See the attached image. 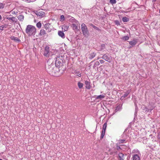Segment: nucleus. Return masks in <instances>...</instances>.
Listing matches in <instances>:
<instances>
[{
  "mask_svg": "<svg viewBox=\"0 0 160 160\" xmlns=\"http://www.w3.org/2000/svg\"><path fill=\"white\" fill-rule=\"evenodd\" d=\"M25 32L28 36H33L34 35L36 32V29L34 26L29 25L27 26Z\"/></svg>",
  "mask_w": 160,
  "mask_h": 160,
  "instance_id": "nucleus-1",
  "label": "nucleus"
},
{
  "mask_svg": "<svg viewBox=\"0 0 160 160\" xmlns=\"http://www.w3.org/2000/svg\"><path fill=\"white\" fill-rule=\"evenodd\" d=\"M57 52V51L54 49H51L50 50L49 47L46 46L44 52V55L46 57H49L55 54Z\"/></svg>",
  "mask_w": 160,
  "mask_h": 160,
  "instance_id": "nucleus-2",
  "label": "nucleus"
},
{
  "mask_svg": "<svg viewBox=\"0 0 160 160\" xmlns=\"http://www.w3.org/2000/svg\"><path fill=\"white\" fill-rule=\"evenodd\" d=\"M63 60V58L62 56H59L56 58L55 63L56 66L59 68L62 65Z\"/></svg>",
  "mask_w": 160,
  "mask_h": 160,
  "instance_id": "nucleus-3",
  "label": "nucleus"
},
{
  "mask_svg": "<svg viewBox=\"0 0 160 160\" xmlns=\"http://www.w3.org/2000/svg\"><path fill=\"white\" fill-rule=\"evenodd\" d=\"M81 30L83 34L86 36L88 33V28L84 23H82L81 25Z\"/></svg>",
  "mask_w": 160,
  "mask_h": 160,
  "instance_id": "nucleus-4",
  "label": "nucleus"
},
{
  "mask_svg": "<svg viewBox=\"0 0 160 160\" xmlns=\"http://www.w3.org/2000/svg\"><path fill=\"white\" fill-rule=\"evenodd\" d=\"M102 58L109 62H110L112 59V57L108 53L103 55Z\"/></svg>",
  "mask_w": 160,
  "mask_h": 160,
  "instance_id": "nucleus-5",
  "label": "nucleus"
},
{
  "mask_svg": "<svg viewBox=\"0 0 160 160\" xmlns=\"http://www.w3.org/2000/svg\"><path fill=\"white\" fill-rule=\"evenodd\" d=\"M36 13L38 16L40 18L44 17L45 16V13L41 10H39L36 11Z\"/></svg>",
  "mask_w": 160,
  "mask_h": 160,
  "instance_id": "nucleus-6",
  "label": "nucleus"
},
{
  "mask_svg": "<svg viewBox=\"0 0 160 160\" xmlns=\"http://www.w3.org/2000/svg\"><path fill=\"white\" fill-rule=\"evenodd\" d=\"M85 88L88 89H90L91 87V84L90 80H86L85 81Z\"/></svg>",
  "mask_w": 160,
  "mask_h": 160,
  "instance_id": "nucleus-7",
  "label": "nucleus"
},
{
  "mask_svg": "<svg viewBox=\"0 0 160 160\" xmlns=\"http://www.w3.org/2000/svg\"><path fill=\"white\" fill-rule=\"evenodd\" d=\"M46 68L47 72L50 73L53 72V65L48 66L46 67Z\"/></svg>",
  "mask_w": 160,
  "mask_h": 160,
  "instance_id": "nucleus-8",
  "label": "nucleus"
},
{
  "mask_svg": "<svg viewBox=\"0 0 160 160\" xmlns=\"http://www.w3.org/2000/svg\"><path fill=\"white\" fill-rule=\"evenodd\" d=\"M141 154H133L132 157V160H140Z\"/></svg>",
  "mask_w": 160,
  "mask_h": 160,
  "instance_id": "nucleus-9",
  "label": "nucleus"
},
{
  "mask_svg": "<svg viewBox=\"0 0 160 160\" xmlns=\"http://www.w3.org/2000/svg\"><path fill=\"white\" fill-rule=\"evenodd\" d=\"M138 40L137 39H134L132 41L129 42V44L132 45L133 46L135 45L138 42Z\"/></svg>",
  "mask_w": 160,
  "mask_h": 160,
  "instance_id": "nucleus-10",
  "label": "nucleus"
},
{
  "mask_svg": "<svg viewBox=\"0 0 160 160\" xmlns=\"http://www.w3.org/2000/svg\"><path fill=\"white\" fill-rule=\"evenodd\" d=\"M69 27V25L68 24H65L62 26V28L64 31H66L68 30Z\"/></svg>",
  "mask_w": 160,
  "mask_h": 160,
  "instance_id": "nucleus-11",
  "label": "nucleus"
},
{
  "mask_svg": "<svg viewBox=\"0 0 160 160\" xmlns=\"http://www.w3.org/2000/svg\"><path fill=\"white\" fill-rule=\"evenodd\" d=\"M78 23H74L72 24V27L73 30H78Z\"/></svg>",
  "mask_w": 160,
  "mask_h": 160,
  "instance_id": "nucleus-12",
  "label": "nucleus"
},
{
  "mask_svg": "<svg viewBox=\"0 0 160 160\" xmlns=\"http://www.w3.org/2000/svg\"><path fill=\"white\" fill-rule=\"evenodd\" d=\"M132 154H141V153L137 149H133L132 152Z\"/></svg>",
  "mask_w": 160,
  "mask_h": 160,
  "instance_id": "nucleus-13",
  "label": "nucleus"
},
{
  "mask_svg": "<svg viewBox=\"0 0 160 160\" xmlns=\"http://www.w3.org/2000/svg\"><path fill=\"white\" fill-rule=\"evenodd\" d=\"M58 35L62 38H65V35L63 32L60 31H59L58 32Z\"/></svg>",
  "mask_w": 160,
  "mask_h": 160,
  "instance_id": "nucleus-14",
  "label": "nucleus"
},
{
  "mask_svg": "<svg viewBox=\"0 0 160 160\" xmlns=\"http://www.w3.org/2000/svg\"><path fill=\"white\" fill-rule=\"evenodd\" d=\"M70 22L72 23H78V21L76 20L74 18L71 17L69 19Z\"/></svg>",
  "mask_w": 160,
  "mask_h": 160,
  "instance_id": "nucleus-15",
  "label": "nucleus"
},
{
  "mask_svg": "<svg viewBox=\"0 0 160 160\" xmlns=\"http://www.w3.org/2000/svg\"><path fill=\"white\" fill-rule=\"evenodd\" d=\"M11 39L12 40H14V41L17 42H20V40L18 38L14 36L11 37Z\"/></svg>",
  "mask_w": 160,
  "mask_h": 160,
  "instance_id": "nucleus-16",
  "label": "nucleus"
},
{
  "mask_svg": "<svg viewBox=\"0 0 160 160\" xmlns=\"http://www.w3.org/2000/svg\"><path fill=\"white\" fill-rule=\"evenodd\" d=\"M39 34L40 36L44 37L46 34L45 31L44 29H41Z\"/></svg>",
  "mask_w": 160,
  "mask_h": 160,
  "instance_id": "nucleus-17",
  "label": "nucleus"
},
{
  "mask_svg": "<svg viewBox=\"0 0 160 160\" xmlns=\"http://www.w3.org/2000/svg\"><path fill=\"white\" fill-rule=\"evenodd\" d=\"M105 96L104 95H99L97 96L96 98V99L101 100L104 98Z\"/></svg>",
  "mask_w": 160,
  "mask_h": 160,
  "instance_id": "nucleus-18",
  "label": "nucleus"
},
{
  "mask_svg": "<svg viewBox=\"0 0 160 160\" xmlns=\"http://www.w3.org/2000/svg\"><path fill=\"white\" fill-rule=\"evenodd\" d=\"M120 160H124V154L122 153H120L118 155Z\"/></svg>",
  "mask_w": 160,
  "mask_h": 160,
  "instance_id": "nucleus-19",
  "label": "nucleus"
},
{
  "mask_svg": "<svg viewBox=\"0 0 160 160\" xmlns=\"http://www.w3.org/2000/svg\"><path fill=\"white\" fill-rule=\"evenodd\" d=\"M18 18L20 21H22L24 19V17L22 15H20L18 16Z\"/></svg>",
  "mask_w": 160,
  "mask_h": 160,
  "instance_id": "nucleus-20",
  "label": "nucleus"
},
{
  "mask_svg": "<svg viewBox=\"0 0 160 160\" xmlns=\"http://www.w3.org/2000/svg\"><path fill=\"white\" fill-rule=\"evenodd\" d=\"M96 53L95 52H92L90 55L89 59H92L96 55Z\"/></svg>",
  "mask_w": 160,
  "mask_h": 160,
  "instance_id": "nucleus-21",
  "label": "nucleus"
},
{
  "mask_svg": "<svg viewBox=\"0 0 160 160\" xmlns=\"http://www.w3.org/2000/svg\"><path fill=\"white\" fill-rule=\"evenodd\" d=\"M78 86L79 89H81L83 87V84L82 83L79 82L78 83Z\"/></svg>",
  "mask_w": 160,
  "mask_h": 160,
  "instance_id": "nucleus-22",
  "label": "nucleus"
},
{
  "mask_svg": "<svg viewBox=\"0 0 160 160\" xmlns=\"http://www.w3.org/2000/svg\"><path fill=\"white\" fill-rule=\"evenodd\" d=\"M105 48V45L104 44H102L101 45L99 48H98V50L102 51Z\"/></svg>",
  "mask_w": 160,
  "mask_h": 160,
  "instance_id": "nucleus-23",
  "label": "nucleus"
},
{
  "mask_svg": "<svg viewBox=\"0 0 160 160\" xmlns=\"http://www.w3.org/2000/svg\"><path fill=\"white\" fill-rule=\"evenodd\" d=\"M50 24L49 23H47L45 24L44 27L47 30L50 28Z\"/></svg>",
  "mask_w": 160,
  "mask_h": 160,
  "instance_id": "nucleus-24",
  "label": "nucleus"
},
{
  "mask_svg": "<svg viewBox=\"0 0 160 160\" xmlns=\"http://www.w3.org/2000/svg\"><path fill=\"white\" fill-rule=\"evenodd\" d=\"M129 38V37L128 36H125L123 37L122 39L124 41L128 40Z\"/></svg>",
  "mask_w": 160,
  "mask_h": 160,
  "instance_id": "nucleus-25",
  "label": "nucleus"
},
{
  "mask_svg": "<svg viewBox=\"0 0 160 160\" xmlns=\"http://www.w3.org/2000/svg\"><path fill=\"white\" fill-rule=\"evenodd\" d=\"M105 130H102V132H101V138H103V137L105 135Z\"/></svg>",
  "mask_w": 160,
  "mask_h": 160,
  "instance_id": "nucleus-26",
  "label": "nucleus"
},
{
  "mask_svg": "<svg viewBox=\"0 0 160 160\" xmlns=\"http://www.w3.org/2000/svg\"><path fill=\"white\" fill-rule=\"evenodd\" d=\"M7 19L9 20L12 21H14V20L15 19V18L14 17H7Z\"/></svg>",
  "mask_w": 160,
  "mask_h": 160,
  "instance_id": "nucleus-27",
  "label": "nucleus"
},
{
  "mask_svg": "<svg viewBox=\"0 0 160 160\" xmlns=\"http://www.w3.org/2000/svg\"><path fill=\"white\" fill-rule=\"evenodd\" d=\"M122 20L123 22H126L129 21V19L126 17H123L122 18Z\"/></svg>",
  "mask_w": 160,
  "mask_h": 160,
  "instance_id": "nucleus-28",
  "label": "nucleus"
},
{
  "mask_svg": "<svg viewBox=\"0 0 160 160\" xmlns=\"http://www.w3.org/2000/svg\"><path fill=\"white\" fill-rule=\"evenodd\" d=\"M107 126V122H105L103 125L102 130H105V131H106Z\"/></svg>",
  "mask_w": 160,
  "mask_h": 160,
  "instance_id": "nucleus-29",
  "label": "nucleus"
},
{
  "mask_svg": "<svg viewBox=\"0 0 160 160\" xmlns=\"http://www.w3.org/2000/svg\"><path fill=\"white\" fill-rule=\"evenodd\" d=\"M6 25H3L0 26V30L2 31L3 30L4 28H6Z\"/></svg>",
  "mask_w": 160,
  "mask_h": 160,
  "instance_id": "nucleus-30",
  "label": "nucleus"
},
{
  "mask_svg": "<svg viewBox=\"0 0 160 160\" xmlns=\"http://www.w3.org/2000/svg\"><path fill=\"white\" fill-rule=\"evenodd\" d=\"M37 27L38 28H40L41 27L42 24L40 22H38L36 24Z\"/></svg>",
  "mask_w": 160,
  "mask_h": 160,
  "instance_id": "nucleus-31",
  "label": "nucleus"
},
{
  "mask_svg": "<svg viewBox=\"0 0 160 160\" xmlns=\"http://www.w3.org/2000/svg\"><path fill=\"white\" fill-rule=\"evenodd\" d=\"M129 92L128 91H127L126 92H125V93H124L123 94V97L125 98V97H127L128 96V94H129Z\"/></svg>",
  "mask_w": 160,
  "mask_h": 160,
  "instance_id": "nucleus-32",
  "label": "nucleus"
},
{
  "mask_svg": "<svg viewBox=\"0 0 160 160\" xmlns=\"http://www.w3.org/2000/svg\"><path fill=\"white\" fill-rule=\"evenodd\" d=\"M121 109V106H117L115 110V111L116 112H117Z\"/></svg>",
  "mask_w": 160,
  "mask_h": 160,
  "instance_id": "nucleus-33",
  "label": "nucleus"
},
{
  "mask_svg": "<svg viewBox=\"0 0 160 160\" xmlns=\"http://www.w3.org/2000/svg\"><path fill=\"white\" fill-rule=\"evenodd\" d=\"M5 4L0 3V9H3L5 6Z\"/></svg>",
  "mask_w": 160,
  "mask_h": 160,
  "instance_id": "nucleus-34",
  "label": "nucleus"
},
{
  "mask_svg": "<svg viewBox=\"0 0 160 160\" xmlns=\"http://www.w3.org/2000/svg\"><path fill=\"white\" fill-rule=\"evenodd\" d=\"M110 2L112 4H113L116 3V0H110Z\"/></svg>",
  "mask_w": 160,
  "mask_h": 160,
  "instance_id": "nucleus-35",
  "label": "nucleus"
},
{
  "mask_svg": "<svg viewBox=\"0 0 160 160\" xmlns=\"http://www.w3.org/2000/svg\"><path fill=\"white\" fill-rule=\"evenodd\" d=\"M125 141V140L124 139L119 140L118 141V142L119 144L123 143Z\"/></svg>",
  "mask_w": 160,
  "mask_h": 160,
  "instance_id": "nucleus-36",
  "label": "nucleus"
},
{
  "mask_svg": "<svg viewBox=\"0 0 160 160\" xmlns=\"http://www.w3.org/2000/svg\"><path fill=\"white\" fill-rule=\"evenodd\" d=\"M146 108V110L145 111V112H149V111H151L153 109V108L149 109L148 108Z\"/></svg>",
  "mask_w": 160,
  "mask_h": 160,
  "instance_id": "nucleus-37",
  "label": "nucleus"
},
{
  "mask_svg": "<svg viewBox=\"0 0 160 160\" xmlns=\"http://www.w3.org/2000/svg\"><path fill=\"white\" fill-rule=\"evenodd\" d=\"M60 20L61 21H64V17L63 15L61 16Z\"/></svg>",
  "mask_w": 160,
  "mask_h": 160,
  "instance_id": "nucleus-38",
  "label": "nucleus"
},
{
  "mask_svg": "<svg viewBox=\"0 0 160 160\" xmlns=\"http://www.w3.org/2000/svg\"><path fill=\"white\" fill-rule=\"evenodd\" d=\"M76 74H77V76L79 77H81V73L79 72H77Z\"/></svg>",
  "mask_w": 160,
  "mask_h": 160,
  "instance_id": "nucleus-39",
  "label": "nucleus"
},
{
  "mask_svg": "<svg viewBox=\"0 0 160 160\" xmlns=\"http://www.w3.org/2000/svg\"><path fill=\"white\" fill-rule=\"evenodd\" d=\"M100 64V62L98 61H96L95 62L94 65L96 66H98Z\"/></svg>",
  "mask_w": 160,
  "mask_h": 160,
  "instance_id": "nucleus-40",
  "label": "nucleus"
},
{
  "mask_svg": "<svg viewBox=\"0 0 160 160\" xmlns=\"http://www.w3.org/2000/svg\"><path fill=\"white\" fill-rule=\"evenodd\" d=\"M99 62L101 63L102 64V63H103L105 62V61L101 59V60H99Z\"/></svg>",
  "mask_w": 160,
  "mask_h": 160,
  "instance_id": "nucleus-41",
  "label": "nucleus"
},
{
  "mask_svg": "<svg viewBox=\"0 0 160 160\" xmlns=\"http://www.w3.org/2000/svg\"><path fill=\"white\" fill-rule=\"evenodd\" d=\"M93 28H94V29H97V30H99V29L98 28L95 26H93Z\"/></svg>",
  "mask_w": 160,
  "mask_h": 160,
  "instance_id": "nucleus-42",
  "label": "nucleus"
},
{
  "mask_svg": "<svg viewBox=\"0 0 160 160\" xmlns=\"http://www.w3.org/2000/svg\"><path fill=\"white\" fill-rule=\"evenodd\" d=\"M24 1H25L26 2H32V0H23Z\"/></svg>",
  "mask_w": 160,
  "mask_h": 160,
  "instance_id": "nucleus-43",
  "label": "nucleus"
},
{
  "mask_svg": "<svg viewBox=\"0 0 160 160\" xmlns=\"http://www.w3.org/2000/svg\"><path fill=\"white\" fill-rule=\"evenodd\" d=\"M156 1V0H152V2H154Z\"/></svg>",
  "mask_w": 160,
  "mask_h": 160,
  "instance_id": "nucleus-44",
  "label": "nucleus"
},
{
  "mask_svg": "<svg viewBox=\"0 0 160 160\" xmlns=\"http://www.w3.org/2000/svg\"><path fill=\"white\" fill-rule=\"evenodd\" d=\"M100 58L99 57H97V60H98V59H99Z\"/></svg>",
  "mask_w": 160,
  "mask_h": 160,
  "instance_id": "nucleus-45",
  "label": "nucleus"
},
{
  "mask_svg": "<svg viewBox=\"0 0 160 160\" xmlns=\"http://www.w3.org/2000/svg\"><path fill=\"white\" fill-rule=\"evenodd\" d=\"M117 148H118V149H119L120 148V147L119 146H118V147H117Z\"/></svg>",
  "mask_w": 160,
  "mask_h": 160,
  "instance_id": "nucleus-46",
  "label": "nucleus"
},
{
  "mask_svg": "<svg viewBox=\"0 0 160 160\" xmlns=\"http://www.w3.org/2000/svg\"><path fill=\"white\" fill-rule=\"evenodd\" d=\"M2 19V17L1 15H0V20Z\"/></svg>",
  "mask_w": 160,
  "mask_h": 160,
  "instance_id": "nucleus-47",
  "label": "nucleus"
},
{
  "mask_svg": "<svg viewBox=\"0 0 160 160\" xmlns=\"http://www.w3.org/2000/svg\"><path fill=\"white\" fill-rule=\"evenodd\" d=\"M91 26H92L93 27V26H94L92 24H91Z\"/></svg>",
  "mask_w": 160,
  "mask_h": 160,
  "instance_id": "nucleus-48",
  "label": "nucleus"
},
{
  "mask_svg": "<svg viewBox=\"0 0 160 160\" xmlns=\"http://www.w3.org/2000/svg\"><path fill=\"white\" fill-rule=\"evenodd\" d=\"M0 160H2L1 159H0Z\"/></svg>",
  "mask_w": 160,
  "mask_h": 160,
  "instance_id": "nucleus-49",
  "label": "nucleus"
},
{
  "mask_svg": "<svg viewBox=\"0 0 160 160\" xmlns=\"http://www.w3.org/2000/svg\"><path fill=\"white\" fill-rule=\"evenodd\" d=\"M123 97V96H122V98Z\"/></svg>",
  "mask_w": 160,
  "mask_h": 160,
  "instance_id": "nucleus-50",
  "label": "nucleus"
},
{
  "mask_svg": "<svg viewBox=\"0 0 160 160\" xmlns=\"http://www.w3.org/2000/svg\"><path fill=\"white\" fill-rule=\"evenodd\" d=\"M123 97V96H122V98Z\"/></svg>",
  "mask_w": 160,
  "mask_h": 160,
  "instance_id": "nucleus-51",
  "label": "nucleus"
},
{
  "mask_svg": "<svg viewBox=\"0 0 160 160\" xmlns=\"http://www.w3.org/2000/svg\"><path fill=\"white\" fill-rule=\"evenodd\" d=\"M123 97V96H122V98Z\"/></svg>",
  "mask_w": 160,
  "mask_h": 160,
  "instance_id": "nucleus-52",
  "label": "nucleus"
}]
</instances>
